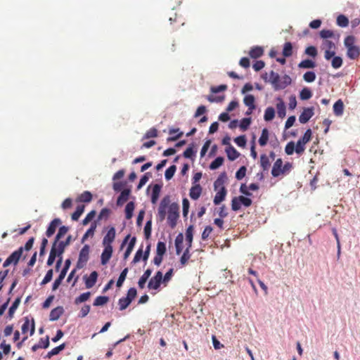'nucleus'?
Returning a JSON list of instances; mask_svg holds the SVG:
<instances>
[{
    "label": "nucleus",
    "instance_id": "nucleus-1",
    "mask_svg": "<svg viewBox=\"0 0 360 360\" xmlns=\"http://www.w3.org/2000/svg\"><path fill=\"white\" fill-rule=\"evenodd\" d=\"M269 82L272 84L273 88L275 91L284 89L289 86L292 79L288 75H285L282 77H280L279 75L274 71L270 72V78Z\"/></svg>",
    "mask_w": 360,
    "mask_h": 360
},
{
    "label": "nucleus",
    "instance_id": "nucleus-2",
    "mask_svg": "<svg viewBox=\"0 0 360 360\" xmlns=\"http://www.w3.org/2000/svg\"><path fill=\"white\" fill-rule=\"evenodd\" d=\"M225 178L226 174L222 173L214 183V190L217 191L219 188V190L217 191L214 198V205H219L225 199L226 195V189L224 186Z\"/></svg>",
    "mask_w": 360,
    "mask_h": 360
},
{
    "label": "nucleus",
    "instance_id": "nucleus-3",
    "mask_svg": "<svg viewBox=\"0 0 360 360\" xmlns=\"http://www.w3.org/2000/svg\"><path fill=\"white\" fill-rule=\"evenodd\" d=\"M355 43L356 39L352 35L347 36L344 40V45L347 49V56L352 60H355L360 56V49Z\"/></svg>",
    "mask_w": 360,
    "mask_h": 360
},
{
    "label": "nucleus",
    "instance_id": "nucleus-4",
    "mask_svg": "<svg viewBox=\"0 0 360 360\" xmlns=\"http://www.w3.org/2000/svg\"><path fill=\"white\" fill-rule=\"evenodd\" d=\"M179 207L176 203H172L168 209L167 223L168 225L174 229L176 226L177 220L179 217Z\"/></svg>",
    "mask_w": 360,
    "mask_h": 360
},
{
    "label": "nucleus",
    "instance_id": "nucleus-5",
    "mask_svg": "<svg viewBox=\"0 0 360 360\" xmlns=\"http://www.w3.org/2000/svg\"><path fill=\"white\" fill-rule=\"evenodd\" d=\"M170 203V198H169V196L167 195V196H165L160 203V205L158 207V214H157V219L160 221V222H162L165 219V217H166V214H167V209L169 206Z\"/></svg>",
    "mask_w": 360,
    "mask_h": 360
},
{
    "label": "nucleus",
    "instance_id": "nucleus-6",
    "mask_svg": "<svg viewBox=\"0 0 360 360\" xmlns=\"http://www.w3.org/2000/svg\"><path fill=\"white\" fill-rule=\"evenodd\" d=\"M70 263H71L70 259H68L65 260L64 267L63 268L62 271H60L58 277L55 280L54 283H53V285H52L53 290H57L58 288V287L60 286V285L61 284L63 280L64 279V278L66 276L67 271L70 266Z\"/></svg>",
    "mask_w": 360,
    "mask_h": 360
},
{
    "label": "nucleus",
    "instance_id": "nucleus-7",
    "mask_svg": "<svg viewBox=\"0 0 360 360\" xmlns=\"http://www.w3.org/2000/svg\"><path fill=\"white\" fill-rule=\"evenodd\" d=\"M23 252V248L20 247L17 250L14 251L4 262L3 266L6 267L11 264H16Z\"/></svg>",
    "mask_w": 360,
    "mask_h": 360
},
{
    "label": "nucleus",
    "instance_id": "nucleus-8",
    "mask_svg": "<svg viewBox=\"0 0 360 360\" xmlns=\"http://www.w3.org/2000/svg\"><path fill=\"white\" fill-rule=\"evenodd\" d=\"M89 255V246L85 245L79 252V259L77 261V266L78 268H82L84 265L87 262Z\"/></svg>",
    "mask_w": 360,
    "mask_h": 360
},
{
    "label": "nucleus",
    "instance_id": "nucleus-9",
    "mask_svg": "<svg viewBox=\"0 0 360 360\" xmlns=\"http://www.w3.org/2000/svg\"><path fill=\"white\" fill-rule=\"evenodd\" d=\"M162 281V273L160 271L156 272L155 275L153 276L148 284V288L150 290H158Z\"/></svg>",
    "mask_w": 360,
    "mask_h": 360
},
{
    "label": "nucleus",
    "instance_id": "nucleus-10",
    "mask_svg": "<svg viewBox=\"0 0 360 360\" xmlns=\"http://www.w3.org/2000/svg\"><path fill=\"white\" fill-rule=\"evenodd\" d=\"M116 232L115 227L112 226L108 231L106 235L103 239V246H112V243L115 239Z\"/></svg>",
    "mask_w": 360,
    "mask_h": 360
},
{
    "label": "nucleus",
    "instance_id": "nucleus-11",
    "mask_svg": "<svg viewBox=\"0 0 360 360\" xmlns=\"http://www.w3.org/2000/svg\"><path fill=\"white\" fill-rule=\"evenodd\" d=\"M283 160L281 158H278L275 162L274 163L272 169H271V175L274 177H278L281 175H283Z\"/></svg>",
    "mask_w": 360,
    "mask_h": 360
},
{
    "label": "nucleus",
    "instance_id": "nucleus-12",
    "mask_svg": "<svg viewBox=\"0 0 360 360\" xmlns=\"http://www.w3.org/2000/svg\"><path fill=\"white\" fill-rule=\"evenodd\" d=\"M21 329H22V333L23 334L27 333L28 332V330H30V335H32L35 331L34 319H32V321L30 322V321L29 320L28 318H25V322L23 323Z\"/></svg>",
    "mask_w": 360,
    "mask_h": 360
},
{
    "label": "nucleus",
    "instance_id": "nucleus-13",
    "mask_svg": "<svg viewBox=\"0 0 360 360\" xmlns=\"http://www.w3.org/2000/svg\"><path fill=\"white\" fill-rule=\"evenodd\" d=\"M104 249L101 256V261L103 265L106 264L112 255V246H103Z\"/></svg>",
    "mask_w": 360,
    "mask_h": 360
},
{
    "label": "nucleus",
    "instance_id": "nucleus-14",
    "mask_svg": "<svg viewBox=\"0 0 360 360\" xmlns=\"http://www.w3.org/2000/svg\"><path fill=\"white\" fill-rule=\"evenodd\" d=\"M313 115L314 111L312 108H304L299 117V121L302 124H305L311 119Z\"/></svg>",
    "mask_w": 360,
    "mask_h": 360
},
{
    "label": "nucleus",
    "instance_id": "nucleus-15",
    "mask_svg": "<svg viewBox=\"0 0 360 360\" xmlns=\"http://www.w3.org/2000/svg\"><path fill=\"white\" fill-rule=\"evenodd\" d=\"M61 224V220L58 218H56L53 220L51 221L49 224L48 229L46 231V235L47 237L50 238L52 236L54 233L56 232V230L57 227Z\"/></svg>",
    "mask_w": 360,
    "mask_h": 360
},
{
    "label": "nucleus",
    "instance_id": "nucleus-16",
    "mask_svg": "<svg viewBox=\"0 0 360 360\" xmlns=\"http://www.w3.org/2000/svg\"><path fill=\"white\" fill-rule=\"evenodd\" d=\"M202 188L198 184H194L191 186L189 192V195L191 199L197 200L200 198L202 193Z\"/></svg>",
    "mask_w": 360,
    "mask_h": 360
},
{
    "label": "nucleus",
    "instance_id": "nucleus-17",
    "mask_svg": "<svg viewBox=\"0 0 360 360\" xmlns=\"http://www.w3.org/2000/svg\"><path fill=\"white\" fill-rule=\"evenodd\" d=\"M72 240L71 236H68L65 241L58 240L56 244V250L58 252V257L62 255L64 252L65 248L69 245Z\"/></svg>",
    "mask_w": 360,
    "mask_h": 360
},
{
    "label": "nucleus",
    "instance_id": "nucleus-18",
    "mask_svg": "<svg viewBox=\"0 0 360 360\" xmlns=\"http://www.w3.org/2000/svg\"><path fill=\"white\" fill-rule=\"evenodd\" d=\"M98 273L96 271H92L89 277H84L85 285L86 288H92L96 283Z\"/></svg>",
    "mask_w": 360,
    "mask_h": 360
},
{
    "label": "nucleus",
    "instance_id": "nucleus-19",
    "mask_svg": "<svg viewBox=\"0 0 360 360\" xmlns=\"http://www.w3.org/2000/svg\"><path fill=\"white\" fill-rule=\"evenodd\" d=\"M64 310L62 307H57L53 309L49 315V320L51 321H57L63 314Z\"/></svg>",
    "mask_w": 360,
    "mask_h": 360
},
{
    "label": "nucleus",
    "instance_id": "nucleus-20",
    "mask_svg": "<svg viewBox=\"0 0 360 360\" xmlns=\"http://www.w3.org/2000/svg\"><path fill=\"white\" fill-rule=\"evenodd\" d=\"M151 274L152 269H148L144 271L143 274L141 276L138 282V285L139 288L143 289L145 288V284L148 279L149 278V277L150 276Z\"/></svg>",
    "mask_w": 360,
    "mask_h": 360
},
{
    "label": "nucleus",
    "instance_id": "nucleus-21",
    "mask_svg": "<svg viewBox=\"0 0 360 360\" xmlns=\"http://www.w3.org/2000/svg\"><path fill=\"white\" fill-rule=\"evenodd\" d=\"M176 133H177V134L176 136L168 137L167 139V142L175 141L177 139H179V138H181L183 136V134H184V133L182 131H179V128H176V129L172 128V129H169V134L170 135H172V134L175 135Z\"/></svg>",
    "mask_w": 360,
    "mask_h": 360
},
{
    "label": "nucleus",
    "instance_id": "nucleus-22",
    "mask_svg": "<svg viewBox=\"0 0 360 360\" xmlns=\"http://www.w3.org/2000/svg\"><path fill=\"white\" fill-rule=\"evenodd\" d=\"M130 194V190L129 189H124L123 190L120 195H119L117 200V205L119 206L122 205L124 202H126L128 200L129 196Z\"/></svg>",
    "mask_w": 360,
    "mask_h": 360
},
{
    "label": "nucleus",
    "instance_id": "nucleus-23",
    "mask_svg": "<svg viewBox=\"0 0 360 360\" xmlns=\"http://www.w3.org/2000/svg\"><path fill=\"white\" fill-rule=\"evenodd\" d=\"M226 153L228 158L231 161L236 160L240 155V153L232 146H228L226 148Z\"/></svg>",
    "mask_w": 360,
    "mask_h": 360
},
{
    "label": "nucleus",
    "instance_id": "nucleus-24",
    "mask_svg": "<svg viewBox=\"0 0 360 360\" xmlns=\"http://www.w3.org/2000/svg\"><path fill=\"white\" fill-rule=\"evenodd\" d=\"M255 98L252 94L246 95L243 98L244 104L249 108V110H255L256 106L255 104Z\"/></svg>",
    "mask_w": 360,
    "mask_h": 360
},
{
    "label": "nucleus",
    "instance_id": "nucleus-25",
    "mask_svg": "<svg viewBox=\"0 0 360 360\" xmlns=\"http://www.w3.org/2000/svg\"><path fill=\"white\" fill-rule=\"evenodd\" d=\"M97 227V222L95 221L91 223L89 229L86 231L82 238V242L84 243L89 237H93Z\"/></svg>",
    "mask_w": 360,
    "mask_h": 360
},
{
    "label": "nucleus",
    "instance_id": "nucleus-26",
    "mask_svg": "<svg viewBox=\"0 0 360 360\" xmlns=\"http://www.w3.org/2000/svg\"><path fill=\"white\" fill-rule=\"evenodd\" d=\"M344 103L341 99L337 101L333 105V112L337 116H340L343 114Z\"/></svg>",
    "mask_w": 360,
    "mask_h": 360
},
{
    "label": "nucleus",
    "instance_id": "nucleus-27",
    "mask_svg": "<svg viewBox=\"0 0 360 360\" xmlns=\"http://www.w3.org/2000/svg\"><path fill=\"white\" fill-rule=\"evenodd\" d=\"M260 166L263 171H268L271 166L269 158L266 154H262L260 156Z\"/></svg>",
    "mask_w": 360,
    "mask_h": 360
},
{
    "label": "nucleus",
    "instance_id": "nucleus-28",
    "mask_svg": "<svg viewBox=\"0 0 360 360\" xmlns=\"http://www.w3.org/2000/svg\"><path fill=\"white\" fill-rule=\"evenodd\" d=\"M263 54L264 50L261 46H254L249 52L250 56L255 59L261 57Z\"/></svg>",
    "mask_w": 360,
    "mask_h": 360
},
{
    "label": "nucleus",
    "instance_id": "nucleus-29",
    "mask_svg": "<svg viewBox=\"0 0 360 360\" xmlns=\"http://www.w3.org/2000/svg\"><path fill=\"white\" fill-rule=\"evenodd\" d=\"M269 133L266 128H264L262 131V134L259 139V144L260 146H265L269 141Z\"/></svg>",
    "mask_w": 360,
    "mask_h": 360
},
{
    "label": "nucleus",
    "instance_id": "nucleus-30",
    "mask_svg": "<svg viewBox=\"0 0 360 360\" xmlns=\"http://www.w3.org/2000/svg\"><path fill=\"white\" fill-rule=\"evenodd\" d=\"M57 256L58 257V252L56 250V244H53L49 254V257L47 260V265L51 266L53 264Z\"/></svg>",
    "mask_w": 360,
    "mask_h": 360
},
{
    "label": "nucleus",
    "instance_id": "nucleus-31",
    "mask_svg": "<svg viewBox=\"0 0 360 360\" xmlns=\"http://www.w3.org/2000/svg\"><path fill=\"white\" fill-rule=\"evenodd\" d=\"M91 200L92 194L91 192L86 191L78 196L77 201L81 202H90Z\"/></svg>",
    "mask_w": 360,
    "mask_h": 360
},
{
    "label": "nucleus",
    "instance_id": "nucleus-32",
    "mask_svg": "<svg viewBox=\"0 0 360 360\" xmlns=\"http://www.w3.org/2000/svg\"><path fill=\"white\" fill-rule=\"evenodd\" d=\"M193 226L192 225L189 226L186 231V240L187 242V245L188 248H191L192 246L193 241Z\"/></svg>",
    "mask_w": 360,
    "mask_h": 360
},
{
    "label": "nucleus",
    "instance_id": "nucleus-33",
    "mask_svg": "<svg viewBox=\"0 0 360 360\" xmlns=\"http://www.w3.org/2000/svg\"><path fill=\"white\" fill-rule=\"evenodd\" d=\"M315 67H316V63L309 59L304 60L298 64L299 68L309 69V68H314Z\"/></svg>",
    "mask_w": 360,
    "mask_h": 360
},
{
    "label": "nucleus",
    "instance_id": "nucleus-34",
    "mask_svg": "<svg viewBox=\"0 0 360 360\" xmlns=\"http://www.w3.org/2000/svg\"><path fill=\"white\" fill-rule=\"evenodd\" d=\"M136 241V237H133L131 238V240L128 244V246L127 248V250H125V252L124 253V259H127L129 257V256L130 255V254L131 253V252L134 248Z\"/></svg>",
    "mask_w": 360,
    "mask_h": 360
},
{
    "label": "nucleus",
    "instance_id": "nucleus-35",
    "mask_svg": "<svg viewBox=\"0 0 360 360\" xmlns=\"http://www.w3.org/2000/svg\"><path fill=\"white\" fill-rule=\"evenodd\" d=\"M161 190V186L158 184H155L152 191V195H151V202L152 203L155 204L156 203Z\"/></svg>",
    "mask_w": 360,
    "mask_h": 360
},
{
    "label": "nucleus",
    "instance_id": "nucleus-36",
    "mask_svg": "<svg viewBox=\"0 0 360 360\" xmlns=\"http://www.w3.org/2000/svg\"><path fill=\"white\" fill-rule=\"evenodd\" d=\"M280 102L276 104L277 113L279 117L283 118L285 116V105L284 102L279 99Z\"/></svg>",
    "mask_w": 360,
    "mask_h": 360
},
{
    "label": "nucleus",
    "instance_id": "nucleus-37",
    "mask_svg": "<svg viewBox=\"0 0 360 360\" xmlns=\"http://www.w3.org/2000/svg\"><path fill=\"white\" fill-rule=\"evenodd\" d=\"M65 348V344L63 343L60 345L58 347H54L51 351H49L46 354V358H51L53 356L57 355L59 354L62 350H63Z\"/></svg>",
    "mask_w": 360,
    "mask_h": 360
},
{
    "label": "nucleus",
    "instance_id": "nucleus-38",
    "mask_svg": "<svg viewBox=\"0 0 360 360\" xmlns=\"http://www.w3.org/2000/svg\"><path fill=\"white\" fill-rule=\"evenodd\" d=\"M69 228L65 226H60L59 228V230L58 231V233L56 234V236L55 238L54 242L53 244H57L58 241L60 240L61 238H63L68 231Z\"/></svg>",
    "mask_w": 360,
    "mask_h": 360
},
{
    "label": "nucleus",
    "instance_id": "nucleus-39",
    "mask_svg": "<svg viewBox=\"0 0 360 360\" xmlns=\"http://www.w3.org/2000/svg\"><path fill=\"white\" fill-rule=\"evenodd\" d=\"M275 117V110L272 107H268L264 112V119L265 121H271Z\"/></svg>",
    "mask_w": 360,
    "mask_h": 360
},
{
    "label": "nucleus",
    "instance_id": "nucleus-40",
    "mask_svg": "<svg viewBox=\"0 0 360 360\" xmlns=\"http://www.w3.org/2000/svg\"><path fill=\"white\" fill-rule=\"evenodd\" d=\"M134 207L135 206L133 202H129L127 204L125 207V216L127 219H130L132 217Z\"/></svg>",
    "mask_w": 360,
    "mask_h": 360
},
{
    "label": "nucleus",
    "instance_id": "nucleus-41",
    "mask_svg": "<svg viewBox=\"0 0 360 360\" xmlns=\"http://www.w3.org/2000/svg\"><path fill=\"white\" fill-rule=\"evenodd\" d=\"M283 55L284 57H290L292 55V45L291 42H285L284 44Z\"/></svg>",
    "mask_w": 360,
    "mask_h": 360
},
{
    "label": "nucleus",
    "instance_id": "nucleus-42",
    "mask_svg": "<svg viewBox=\"0 0 360 360\" xmlns=\"http://www.w3.org/2000/svg\"><path fill=\"white\" fill-rule=\"evenodd\" d=\"M190 249L191 248H188V247H187L186 249L184 250L182 256L181 257L180 263L181 266H185L188 263L191 257Z\"/></svg>",
    "mask_w": 360,
    "mask_h": 360
},
{
    "label": "nucleus",
    "instance_id": "nucleus-43",
    "mask_svg": "<svg viewBox=\"0 0 360 360\" xmlns=\"http://www.w3.org/2000/svg\"><path fill=\"white\" fill-rule=\"evenodd\" d=\"M84 210V205H78L76 210L72 214V219L73 221H77L80 216L82 214Z\"/></svg>",
    "mask_w": 360,
    "mask_h": 360
},
{
    "label": "nucleus",
    "instance_id": "nucleus-44",
    "mask_svg": "<svg viewBox=\"0 0 360 360\" xmlns=\"http://www.w3.org/2000/svg\"><path fill=\"white\" fill-rule=\"evenodd\" d=\"M224 160V159L223 157H217L210 165V169H212V170L217 169V168H219L220 166H221L223 165Z\"/></svg>",
    "mask_w": 360,
    "mask_h": 360
},
{
    "label": "nucleus",
    "instance_id": "nucleus-45",
    "mask_svg": "<svg viewBox=\"0 0 360 360\" xmlns=\"http://www.w3.org/2000/svg\"><path fill=\"white\" fill-rule=\"evenodd\" d=\"M20 297H18L15 300L13 303L12 304L11 307L9 308L8 310V316L11 319L13 316V314L18 307L20 303Z\"/></svg>",
    "mask_w": 360,
    "mask_h": 360
},
{
    "label": "nucleus",
    "instance_id": "nucleus-46",
    "mask_svg": "<svg viewBox=\"0 0 360 360\" xmlns=\"http://www.w3.org/2000/svg\"><path fill=\"white\" fill-rule=\"evenodd\" d=\"M312 96L311 90L307 87L303 88L300 93V98L301 100H308Z\"/></svg>",
    "mask_w": 360,
    "mask_h": 360
},
{
    "label": "nucleus",
    "instance_id": "nucleus-47",
    "mask_svg": "<svg viewBox=\"0 0 360 360\" xmlns=\"http://www.w3.org/2000/svg\"><path fill=\"white\" fill-rule=\"evenodd\" d=\"M183 236L181 233L179 234L175 239V246L176 254L179 255L182 250Z\"/></svg>",
    "mask_w": 360,
    "mask_h": 360
},
{
    "label": "nucleus",
    "instance_id": "nucleus-48",
    "mask_svg": "<svg viewBox=\"0 0 360 360\" xmlns=\"http://www.w3.org/2000/svg\"><path fill=\"white\" fill-rule=\"evenodd\" d=\"M337 24L342 27H345L349 25L348 18L344 15H340L337 18Z\"/></svg>",
    "mask_w": 360,
    "mask_h": 360
},
{
    "label": "nucleus",
    "instance_id": "nucleus-49",
    "mask_svg": "<svg viewBox=\"0 0 360 360\" xmlns=\"http://www.w3.org/2000/svg\"><path fill=\"white\" fill-rule=\"evenodd\" d=\"M109 300L108 297L107 296H98L97 297L94 302V306H102L105 304Z\"/></svg>",
    "mask_w": 360,
    "mask_h": 360
},
{
    "label": "nucleus",
    "instance_id": "nucleus-50",
    "mask_svg": "<svg viewBox=\"0 0 360 360\" xmlns=\"http://www.w3.org/2000/svg\"><path fill=\"white\" fill-rule=\"evenodd\" d=\"M316 74L313 71H308L303 75V79L307 82H313L316 79Z\"/></svg>",
    "mask_w": 360,
    "mask_h": 360
},
{
    "label": "nucleus",
    "instance_id": "nucleus-51",
    "mask_svg": "<svg viewBox=\"0 0 360 360\" xmlns=\"http://www.w3.org/2000/svg\"><path fill=\"white\" fill-rule=\"evenodd\" d=\"M176 170V167L175 165H172L168 167L165 173V176L167 180L171 179Z\"/></svg>",
    "mask_w": 360,
    "mask_h": 360
},
{
    "label": "nucleus",
    "instance_id": "nucleus-52",
    "mask_svg": "<svg viewBox=\"0 0 360 360\" xmlns=\"http://www.w3.org/2000/svg\"><path fill=\"white\" fill-rule=\"evenodd\" d=\"M127 273H128V268H125L122 270V271L121 272L119 278H118V280L117 281V287H121L124 281V280L126 279V277H127Z\"/></svg>",
    "mask_w": 360,
    "mask_h": 360
},
{
    "label": "nucleus",
    "instance_id": "nucleus-53",
    "mask_svg": "<svg viewBox=\"0 0 360 360\" xmlns=\"http://www.w3.org/2000/svg\"><path fill=\"white\" fill-rule=\"evenodd\" d=\"M166 245L164 242L159 241L157 244L156 254L159 255H164L166 252Z\"/></svg>",
    "mask_w": 360,
    "mask_h": 360
},
{
    "label": "nucleus",
    "instance_id": "nucleus-54",
    "mask_svg": "<svg viewBox=\"0 0 360 360\" xmlns=\"http://www.w3.org/2000/svg\"><path fill=\"white\" fill-rule=\"evenodd\" d=\"M90 295H91L90 292H86L82 293L75 299V303L76 304H78L79 303L84 302L86 301L87 300H89V298L90 297Z\"/></svg>",
    "mask_w": 360,
    "mask_h": 360
},
{
    "label": "nucleus",
    "instance_id": "nucleus-55",
    "mask_svg": "<svg viewBox=\"0 0 360 360\" xmlns=\"http://www.w3.org/2000/svg\"><path fill=\"white\" fill-rule=\"evenodd\" d=\"M305 144L306 143L298 140L296 145L295 144V153L298 155H302L304 152Z\"/></svg>",
    "mask_w": 360,
    "mask_h": 360
},
{
    "label": "nucleus",
    "instance_id": "nucleus-56",
    "mask_svg": "<svg viewBox=\"0 0 360 360\" xmlns=\"http://www.w3.org/2000/svg\"><path fill=\"white\" fill-rule=\"evenodd\" d=\"M120 310L122 311L125 309L130 304V300L127 299L126 297H122L119 300L118 302Z\"/></svg>",
    "mask_w": 360,
    "mask_h": 360
},
{
    "label": "nucleus",
    "instance_id": "nucleus-57",
    "mask_svg": "<svg viewBox=\"0 0 360 360\" xmlns=\"http://www.w3.org/2000/svg\"><path fill=\"white\" fill-rule=\"evenodd\" d=\"M332 67L335 69L340 68L342 65V59L340 56H334L331 62Z\"/></svg>",
    "mask_w": 360,
    "mask_h": 360
},
{
    "label": "nucleus",
    "instance_id": "nucleus-58",
    "mask_svg": "<svg viewBox=\"0 0 360 360\" xmlns=\"http://www.w3.org/2000/svg\"><path fill=\"white\" fill-rule=\"evenodd\" d=\"M96 214V212L95 210H91V212H89L86 214L85 218L82 220V224L84 226L87 225L95 217Z\"/></svg>",
    "mask_w": 360,
    "mask_h": 360
},
{
    "label": "nucleus",
    "instance_id": "nucleus-59",
    "mask_svg": "<svg viewBox=\"0 0 360 360\" xmlns=\"http://www.w3.org/2000/svg\"><path fill=\"white\" fill-rule=\"evenodd\" d=\"M285 152L287 155H292L295 152V143L294 141H290L287 143L285 148Z\"/></svg>",
    "mask_w": 360,
    "mask_h": 360
},
{
    "label": "nucleus",
    "instance_id": "nucleus-60",
    "mask_svg": "<svg viewBox=\"0 0 360 360\" xmlns=\"http://www.w3.org/2000/svg\"><path fill=\"white\" fill-rule=\"evenodd\" d=\"M241 202L239 200V197H234L231 200V209L233 211H238L240 209Z\"/></svg>",
    "mask_w": 360,
    "mask_h": 360
},
{
    "label": "nucleus",
    "instance_id": "nucleus-61",
    "mask_svg": "<svg viewBox=\"0 0 360 360\" xmlns=\"http://www.w3.org/2000/svg\"><path fill=\"white\" fill-rule=\"evenodd\" d=\"M251 123V118L245 117L241 120L240 123V127L242 130L245 131L249 127Z\"/></svg>",
    "mask_w": 360,
    "mask_h": 360
},
{
    "label": "nucleus",
    "instance_id": "nucleus-62",
    "mask_svg": "<svg viewBox=\"0 0 360 360\" xmlns=\"http://www.w3.org/2000/svg\"><path fill=\"white\" fill-rule=\"evenodd\" d=\"M157 136H158V130H157V129L153 127L146 131L143 138L144 139H150V138H155Z\"/></svg>",
    "mask_w": 360,
    "mask_h": 360
},
{
    "label": "nucleus",
    "instance_id": "nucleus-63",
    "mask_svg": "<svg viewBox=\"0 0 360 360\" xmlns=\"http://www.w3.org/2000/svg\"><path fill=\"white\" fill-rule=\"evenodd\" d=\"M234 141L239 147H245L246 145L245 136V135L239 136L234 139Z\"/></svg>",
    "mask_w": 360,
    "mask_h": 360
},
{
    "label": "nucleus",
    "instance_id": "nucleus-64",
    "mask_svg": "<svg viewBox=\"0 0 360 360\" xmlns=\"http://www.w3.org/2000/svg\"><path fill=\"white\" fill-rule=\"evenodd\" d=\"M247 169L245 166H242L236 173V178L238 180L243 179L246 174Z\"/></svg>",
    "mask_w": 360,
    "mask_h": 360
}]
</instances>
